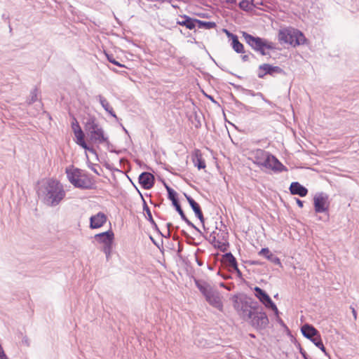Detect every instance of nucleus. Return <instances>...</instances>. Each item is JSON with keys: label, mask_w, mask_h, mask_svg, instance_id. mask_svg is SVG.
Segmentation results:
<instances>
[{"label": "nucleus", "mask_w": 359, "mask_h": 359, "mask_svg": "<svg viewBox=\"0 0 359 359\" xmlns=\"http://www.w3.org/2000/svg\"><path fill=\"white\" fill-rule=\"evenodd\" d=\"M192 160L194 165L197 167L198 170L205 168L206 164L199 149L194 150L192 154Z\"/></svg>", "instance_id": "obj_20"}, {"label": "nucleus", "mask_w": 359, "mask_h": 359, "mask_svg": "<svg viewBox=\"0 0 359 359\" xmlns=\"http://www.w3.org/2000/svg\"><path fill=\"white\" fill-rule=\"evenodd\" d=\"M278 40L281 44H288L292 47L304 44L306 41L303 33L292 27H285L280 29Z\"/></svg>", "instance_id": "obj_4"}, {"label": "nucleus", "mask_w": 359, "mask_h": 359, "mask_svg": "<svg viewBox=\"0 0 359 359\" xmlns=\"http://www.w3.org/2000/svg\"><path fill=\"white\" fill-rule=\"evenodd\" d=\"M95 165L93 164L92 163H88V168H90L92 171H93L96 175H100V173L98 172V170L95 168Z\"/></svg>", "instance_id": "obj_42"}, {"label": "nucleus", "mask_w": 359, "mask_h": 359, "mask_svg": "<svg viewBox=\"0 0 359 359\" xmlns=\"http://www.w3.org/2000/svg\"><path fill=\"white\" fill-rule=\"evenodd\" d=\"M239 7L244 11H247V0H242L239 3Z\"/></svg>", "instance_id": "obj_41"}, {"label": "nucleus", "mask_w": 359, "mask_h": 359, "mask_svg": "<svg viewBox=\"0 0 359 359\" xmlns=\"http://www.w3.org/2000/svg\"><path fill=\"white\" fill-rule=\"evenodd\" d=\"M111 152H114V153H116V154H119L121 151H116V150H110Z\"/></svg>", "instance_id": "obj_58"}, {"label": "nucleus", "mask_w": 359, "mask_h": 359, "mask_svg": "<svg viewBox=\"0 0 359 359\" xmlns=\"http://www.w3.org/2000/svg\"><path fill=\"white\" fill-rule=\"evenodd\" d=\"M224 30L231 41V46L233 49L238 53H244V46L239 41L238 36L227 29Z\"/></svg>", "instance_id": "obj_16"}, {"label": "nucleus", "mask_w": 359, "mask_h": 359, "mask_svg": "<svg viewBox=\"0 0 359 359\" xmlns=\"http://www.w3.org/2000/svg\"><path fill=\"white\" fill-rule=\"evenodd\" d=\"M39 197L51 207L57 205L65 197L66 193L62 184L55 179L50 178L38 191Z\"/></svg>", "instance_id": "obj_1"}, {"label": "nucleus", "mask_w": 359, "mask_h": 359, "mask_svg": "<svg viewBox=\"0 0 359 359\" xmlns=\"http://www.w3.org/2000/svg\"><path fill=\"white\" fill-rule=\"evenodd\" d=\"M187 202L194 211L195 216L200 220L205 231L207 230L205 226V219L200 205L189 195L184 194Z\"/></svg>", "instance_id": "obj_8"}, {"label": "nucleus", "mask_w": 359, "mask_h": 359, "mask_svg": "<svg viewBox=\"0 0 359 359\" xmlns=\"http://www.w3.org/2000/svg\"><path fill=\"white\" fill-rule=\"evenodd\" d=\"M72 128L74 134L77 133L78 132L83 131L79 122L77 121L75 117H73V121L72 122Z\"/></svg>", "instance_id": "obj_36"}, {"label": "nucleus", "mask_w": 359, "mask_h": 359, "mask_svg": "<svg viewBox=\"0 0 359 359\" xmlns=\"http://www.w3.org/2000/svg\"><path fill=\"white\" fill-rule=\"evenodd\" d=\"M179 20H177V24L185 27L188 29H193L196 27V18H191L187 15L180 16Z\"/></svg>", "instance_id": "obj_17"}, {"label": "nucleus", "mask_w": 359, "mask_h": 359, "mask_svg": "<svg viewBox=\"0 0 359 359\" xmlns=\"http://www.w3.org/2000/svg\"><path fill=\"white\" fill-rule=\"evenodd\" d=\"M151 241L154 242V243L155 245H156V242L154 241V238H152V237H151Z\"/></svg>", "instance_id": "obj_62"}, {"label": "nucleus", "mask_w": 359, "mask_h": 359, "mask_svg": "<svg viewBox=\"0 0 359 359\" xmlns=\"http://www.w3.org/2000/svg\"><path fill=\"white\" fill-rule=\"evenodd\" d=\"M232 142H233V143L236 146H237V147L239 148V149L241 150V153H242L243 156H245V153H244V152H245V150L247 149V148H246V144H245V142H242V140H241V139L240 140H236V141H233V140H232Z\"/></svg>", "instance_id": "obj_35"}, {"label": "nucleus", "mask_w": 359, "mask_h": 359, "mask_svg": "<svg viewBox=\"0 0 359 359\" xmlns=\"http://www.w3.org/2000/svg\"><path fill=\"white\" fill-rule=\"evenodd\" d=\"M242 34H243V37L244 38V39L247 41V32L243 31Z\"/></svg>", "instance_id": "obj_47"}, {"label": "nucleus", "mask_w": 359, "mask_h": 359, "mask_svg": "<svg viewBox=\"0 0 359 359\" xmlns=\"http://www.w3.org/2000/svg\"><path fill=\"white\" fill-rule=\"evenodd\" d=\"M208 269L210 271H213L215 269V266L208 264Z\"/></svg>", "instance_id": "obj_48"}, {"label": "nucleus", "mask_w": 359, "mask_h": 359, "mask_svg": "<svg viewBox=\"0 0 359 359\" xmlns=\"http://www.w3.org/2000/svg\"><path fill=\"white\" fill-rule=\"evenodd\" d=\"M141 197H142V199L143 201V211L145 212V214H146L145 215V217H146V219L150 222V224L152 226L153 229L154 231H156V232H158L161 236H163V234L161 232V231L159 230V228L158 227L156 222L153 219V217H152V215H151V212L150 208L148 206L146 201L144 199L142 196H141Z\"/></svg>", "instance_id": "obj_19"}, {"label": "nucleus", "mask_w": 359, "mask_h": 359, "mask_svg": "<svg viewBox=\"0 0 359 359\" xmlns=\"http://www.w3.org/2000/svg\"><path fill=\"white\" fill-rule=\"evenodd\" d=\"M22 342L26 344L27 346H29V341H28V339L27 338H24L22 339Z\"/></svg>", "instance_id": "obj_50"}, {"label": "nucleus", "mask_w": 359, "mask_h": 359, "mask_svg": "<svg viewBox=\"0 0 359 359\" xmlns=\"http://www.w3.org/2000/svg\"><path fill=\"white\" fill-rule=\"evenodd\" d=\"M229 247L228 241L222 240L219 241V243L215 247V248L219 249L220 251L224 252L227 250V248Z\"/></svg>", "instance_id": "obj_34"}, {"label": "nucleus", "mask_w": 359, "mask_h": 359, "mask_svg": "<svg viewBox=\"0 0 359 359\" xmlns=\"http://www.w3.org/2000/svg\"><path fill=\"white\" fill-rule=\"evenodd\" d=\"M170 231H168V234L165 237H170Z\"/></svg>", "instance_id": "obj_59"}, {"label": "nucleus", "mask_w": 359, "mask_h": 359, "mask_svg": "<svg viewBox=\"0 0 359 359\" xmlns=\"http://www.w3.org/2000/svg\"><path fill=\"white\" fill-rule=\"evenodd\" d=\"M258 318L261 320L262 324L266 325L268 323L267 316L264 313H260Z\"/></svg>", "instance_id": "obj_40"}, {"label": "nucleus", "mask_w": 359, "mask_h": 359, "mask_svg": "<svg viewBox=\"0 0 359 359\" xmlns=\"http://www.w3.org/2000/svg\"><path fill=\"white\" fill-rule=\"evenodd\" d=\"M257 152H258L259 154H263V151H258Z\"/></svg>", "instance_id": "obj_63"}, {"label": "nucleus", "mask_w": 359, "mask_h": 359, "mask_svg": "<svg viewBox=\"0 0 359 359\" xmlns=\"http://www.w3.org/2000/svg\"><path fill=\"white\" fill-rule=\"evenodd\" d=\"M352 313L355 320L357 319V313L354 308L351 307Z\"/></svg>", "instance_id": "obj_46"}, {"label": "nucleus", "mask_w": 359, "mask_h": 359, "mask_svg": "<svg viewBox=\"0 0 359 359\" xmlns=\"http://www.w3.org/2000/svg\"><path fill=\"white\" fill-rule=\"evenodd\" d=\"M267 164L271 167L273 170H277V171H287V168L283 165L281 163H280L277 158H276L274 156H269L266 158Z\"/></svg>", "instance_id": "obj_23"}, {"label": "nucleus", "mask_w": 359, "mask_h": 359, "mask_svg": "<svg viewBox=\"0 0 359 359\" xmlns=\"http://www.w3.org/2000/svg\"><path fill=\"white\" fill-rule=\"evenodd\" d=\"M259 76L263 77L266 74L273 75L276 73H280L282 69L277 66H272L269 64H264L259 66Z\"/></svg>", "instance_id": "obj_15"}, {"label": "nucleus", "mask_w": 359, "mask_h": 359, "mask_svg": "<svg viewBox=\"0 0 359 359\" xmlns=\"http://www.w3.org/2000/svg\"><path fill=\"white\" fill-rule=\"evenodd\" d=\"M105 55H106V57H107V60H108L110 63H111V64H113V65H116V66H117V67H123V68H126V66H125L124 65H123V64L120 63L118 61H117V60L114 58V57L113 54H111V53H108L105 52Z\"/></svg>", "instance_id": "obj_32"}, {"label": "nucleus", "mask_w": 359, "mask_h": 359, "mask_svg": "<svg viewBox=\"0 0 359 359\" xmlns=\"http://www.w3.org/2000/svg\"><path fill=\"white\" fill-rule=\"evenodd\" d=\"M183 250V245L181 244L180 242L178 243V249H177V255L180 256V253Z\"/></svg>", "instance_id": "obj_43"}, {"label": "nucleus", "mask_w": 359, "mask_h": 359, "mask_svg": "<svg viewBox=\"0 0 359 359\" xmlns=\"http://www.w3.org/2000/svg\"><path fill=\"white\" fill-rule=\"evenodd\" d=\"M84 130L89 140L93 143H106L111 145L108 137L105 136L104 130L97 118L93 115H88L84 118Z\"/></svg>", "instance_id": "obj_2"}, {"label": "nucleus", "mask_w": 359, "mask_h": 359, "mask_svg": "<svg viewBox=\"0 0 359 359\" xmlns=\"http://www.w3.org/2000/svg\"><path fill=\"white\" fill-rule=\"evenodd\" d=\"M206 302L214 308L222 311L223 309V304L219 292L216 289L210 294L205 298Z\"/></svg>", "instance_id": "obj_13"}, {"label": "nucleus", "mask_w": 359, "mask_h": 359, "mask_svg": "<svg viewBox=\"0 0 359 359\" xmlns=\"http://www.w3.org/2000/svg\"><path fill=\"white\" fill-rule=\"evenodd\" d=\"M220 262L221 264L229 268V271L238 264L236 258L230 252L222 255Z\"/></svg>", "instance_id": "obj_18"}, {"label": "nucleus", "mask_w": 359, "mask_h": 359, "mask_svg": "<svg viewBox=\"0 0 359 359\" xmlns=\"http://www.w3.org/2000/svg\"><path fill=\"white\" fill-rule=\"evenodd\" d=\"M166 226L168 228V231H169V230L170 231V228L172 227L173 226H172V223L169 222V223H167Z\"/></svg>", "instance_id": "obj_49"}, {"label": "nucleus", "mask_w": 359, "mask_h": 359, "mask_svg": "<svg viewBox=\"0 0 359 359\" xmlns=\"http://www.w3.org/2000/svg\"><path fill=\"white\" fill-rule=\"evenodd\" d=\"M315 211L316 212H324L328 210L330 202L328 197L322 194L316 196L313 198Z\"/></svg>", "instance_id": "obj_10"}, {"label": "nucleus", "mask_w": 359, "mask_h": 359, "mask_svg": "<svg viewBox=\"0 0 359 359\" xmlns=\"http://www.w3.org/2000/svg\"><path fill=\"white\" fill-rule=\"evenodd\" d=\"M318 348H319L323 352L325 353L326 349L323 345L322 341V339L320 333L318 332L317 335H315L313 338L310 339Z\"/></svg>", "instance_id": "obj_28"}, {"label": "nucleus", "mask_w": 359, "mask_h": 359, "mask_svg": "<svg viewBox=\"0 0 359 359\" xmlns=\"http://www.w3.org/2000/svg\"><path fill=\"white\" fill-rule=\"evenodd\" d=\"M83 149H85L86 151H88L90 153L95 155L96 157L97 158V156H98L96 150L93 147H90L88 144H87V147H85L83 148Z\"/></svg>", "instance_id": "obj_39"}, {"label": "nucleus", "mask_w": 359, "mask_h": 359, "mask_svg": "<svg viewBox=\"0 0 359 359\" xmlns=\"http://www.w3.org/2000/svg\"><path fill=\"white\" fill-rule=\"evenodd\" d=\"M182 234H183V235H184L185 236H188V234L187 233V232H186L184 230H182Z\"/></svg>", "instance_id": "obj_57"}, {"label": "nucleus", "mask_w": 359, "mask_h": 359, "mask_svg": "<svg viewBox=\"0 0 359 359\" xmlns=\"http://www.w3.org/2000/svg\"><path fill=\"white\" fill-rule=\"evenodd\" d=\"M209 98H210V99L213 102H216L212 96H210V97H209Z\"/></svg>", "instance_id": "obj_61"}, {"label": "nucleus", "mask_w": 359, "mask_h": 359, "mask_svg": "<svg viewBox=\"0 0 359 359\" xmlns=\"http://www.w3.org/2000/svg\"><path fill=\"white\" fill-rule=\"evenodd\" d=\"M196 27H198V29H211L215 28L217 25L215 22L203 21L196 19Z\"/></svg>", "instance_id": "obj_27"}, {"label": "nucleus", "mask_w": 359, "mask_h": 359, "mask_svg": "<svg viewBox=\"0 0 359 359\" xmlns=\"http://www.w3.org/2000/svg\"><path fill=\"white\" fill-rule=\"evenodd\" d=\"M95 239L103 244L102 251L106 255L107 260L111 257L112 245L114 241V233L111 229L95 235Z\"/></svg>", "instance_id": "obj_5"}, {"label": "nucleus", "mask_w": 359, "mask_h": 359, "mask_svg": "<svg viewBox=\"0 0 359 359\" xmlns=\"http://www.w3.org/2000/svg\"><path fill=\"white\" fill-rule=\"evenodd\" d=\"M106 168H107V169H108L109 170H114L113 168L109 164H107Z\"/></svg>", "instance_id": "obj_52"}, {"label": "nucleus", "mask_w": 359, "mask_h": 359, "mask_svg": "<svg viewBox=\"0 0 359 359\" xmlns=\"http://www.w3.org/2000/svg\"><path fill=\"white\" fill-rule=\"evenodd\" d=\"M242 59H243V60H244V61H247V55H244L242 57Z\"/></svg>", "instance_id": "obj_55"}, {"label": "nucleus", "mask_w": 359, "mask_h": 359, "mask_svg": "<svg viewBox=\"0 0 359 359\" xmlns=\"http://www.w3.org/2000/svg\"><path fill=\"white\" fill-rule=\"evenodd\" d=\"M217 275L222 276L224 279L228 278V276L226 274H224L222 273L221 270H219L217 273Z\"/></svg>", "instance_id": "obj_44"}, {"label": "nucleus", "mask_w": 359, "mask_h": 359, "mask_svg": "<svg viewBox=\"0 0 359 359\" xmlns=\"http://www.w3.org/2000/svg\"><path fill=\"white\" fill-rule=\"evenodd\" d=\"M226 2L229 4H236V0H226Z\"/></svg>", "instance_id": "obj_51"}, {"label": "nucleus", "mask_w": 359, "mask_h": 359, "mask_svg": "<svg viewBox=\"0 0 359 359\" xmlns=\"http://www.w3.org/2000/svg\"><path fill=\"white\" fill-rule=\"evenodd\" d=\"M194 283L196 287L205 298L216 290L208 283L203 280L194 278Z\"/></svg>", "instance_id": "obj_14"}, {"label": "nucleus", "mask_w": 359, "mask_h": 359, "mask_svg": "<svg viewBox=\"0 0 359 359\" xmlns=\"http://www.w3.org/2000/svg\"><path fill=\"white\" fill-rule=\"evenodd\" d=\"M234 309L245 319L247 316V294L240 292L232 297Z\"/></svg>", "instance_id": "obj_7"}, {"label": "nucleus", "mask_w": 359, "mask_h": 359, "mask_svg": "<svg viewBox=\"0 0 359 359\" xmlns=\"http://www.w3.org/2000/svg\"><path fill=\"white\" fill-rule=\"evenodd\" d=\"M74 135L76 138V143L78 145H79L83 149L85 147H87L88 144L85 141V134L83 131L78 132L77 133H75Z\"/></svg>", "instance_id": "obj_29"}, {"label": "nucleus", "mask_w": 359, "mask_h": 359, "mask_svg": "<svg viewBox=\"0 0 359 359\" xmlns=\"http://www.w3.org/2000/svg\"><path fill=\"white\" fill-rule=\"evenodd\" d=\"M296 201L299 208H303V206H304L303 201H302L301 200H299L298 198H297Z\"/></svg>", "instance_id": "obj_45"}, {"label": "nucleus", "mask_w": 359, "mask_h": 359, "mask_svg": "<svg viewBox=\"0 0 359 359\" xmlns=\"http://www.w3.org/2000/svg\"><path fill=\"white\" fill-rule=\"evenodd\" d=\"M136 162H137L138 164L140 163V161H138V160H136Z\"/></svg>", "instance_id": "obj_64"}, {"label": "nucleus", "mask_w": 359, "mask_h": 359, "mask_svg": "<svg viewBox=\"0 0 359 359\" xmlns=\"http://www.w3.org/2000/svg\"><path fill=\"white\" fill-rule=\"evenodd\" d=\"M255 296L262 302L266 307L271 308L276 313H278V308L272 302L270 297L259 287H255Z\"/></svg>", "instance_id": "obj_9"}, {"label": "nucleus", "mask_w": 359, "mask_h": 359, "mask_svg": "<svg viewBox=\"0 0 359 359\" xmlns=\"http://www.w3.org/2000/svg\"><path fill=\"white\" fill-rule=\"evenodd\" d=\"M302 334L309 339H311L319 332L313 325L305 324L301 328Z\"/></svg>", "instance_id": "obj_25"}, {"label": "nucleus", "mask_w": 359, "mask_h": 359, "mask_svg": "<svg viewBox=\"0 0 359 359\" xmlns=\"http://www.w3.org/2000/svg\"><path fill=\"white\" fill-rule=\"evenodd\" d=\"M236 104L238 106H243L245 107V105L239 102H236Z\"/></svg>", "instance_id": "obj_56"}, {"label": "nucleus", "mask_w": 359, "mask_h": 359, "mask_svg": "<svg viewBox=\"0 0 359 359\" xmlns=\"http://www.w3.org/2000/svg\"><path fill=\"white\" fill-rule=\"evenodd\" d=\"M221 226H223L224 229H218L217 226H216V229H218V232L216 231L217 236L219 237L222 240H226L228 241V232L226 231V226L222 224V222H220Z\"/></svg>", "instance_id": "obj_30"}, {"label": "nucleus", "mask_w": 359, "mask_h": 359, "mask_svg": "<svg viewBox=\"0 0 359 359\" xmlns=\"http://www.w3.org/2000/svg\"><path fill=\"white\" fill-rule=\"evenodd\" d=\"M122 128H123V130H124V132L128 134V130L123 126H122Z\"/></svg>", "instance_id": "obj_60"}, {"label": "nucleus", "mask_w": 359, "mask_h": 359, "mask_svg": "<svg viewBox=\"0 0 359 359\" xmlns=\"http://www.w3.org/2000/svg\"><path fill=\"white\" fill-rule=\"evenodd\" d=\"M196 262H197V264H198V266H202L203 265V262H201V261H199L198 259H196Z\"/></svg>", "instance_id": "obj_54"}, {"label": "nucleus", "mask_w": 359, "mask_h": 359, "mask_svg": "<svg viewBox=\"0 0 359 359\" xmlns=\"http://www.w3.org/2000/svg\"><path fill=\"white\" fill-rule=\"evenodd\" d=\"M96 100L99 101L103 109L109 113V114L114 117L117 118V116L113 109V108L110 106L109 103L107 100L106 98H104L102 95H98L95 97Z\"/></svg>", "instance_id": "obj_22"}, {"label": "nucleus", "mask_w": 359, "mask_h": 359, "mask_svg": "<svg viewBox=\"0 0 359 359\" xmlns=\"http://www.w3.org/2000/svg\"><path fill=\"white\" fill-rule=\"evenodd\" d=\"M259 254L264 255L269 259H271L273 257L272 253L269 251L268 248L262 249L261 251L259 252Z\"/></svg>", "instance_id": "obj_38"}, {"label": "nucleus", "mask_w": 359, "mask_h": 359, "mask_svg": "<svg viewBox=\"0 0 359 359\" xmlns=\"http://www.w3.org/2000/svg\"><path fill=\"white\" fill-rule=\"evenodd\" d=\"M138 182L142 189L148 190L154 187L155 178L151 172H143L139 175Z\"/></svg>", "instance_id": "obj_12"}, {"label": "nucleus", "mask_w": 359, "mask_h": 359, "mask_svg": "<svg viewBox=\"0 0 359 359\" xmlns=\"http://www.w3.org/2000/svg\"><path fill=\"white\" fill-rule=\"evenodd\" d=\"M175 210L179 213L180 215L181 219L186 222V224L189 226L190 227L194 229L196 231H198L200 234H203L202 231L196 226L194 225L185 215L183 210L182 209L180 203L177 205H175Z\"/></svg>", "instance_id": "obj_24"}, {"label": "nucleus", "mask_w": 359, "mask_h": 359, "mask_svg": "<svg viewBox=\"0 0 359 359\" xmlns=\"http://www.w3.org/2000/svg\"><path fill=\"white\" fill-rule=\"evenodd\" d=\"M107 221V216L102 212H99L90 216L89 219V228L97 229L101 228Z\"/></svg>", "instance_id": "obj_11"}, {"label": "nucleus", "mask_w": 359, "mask_h": 359, "mask_svg": "<svg viewBox=\"0 0 359 359\" xmlns=\"http://www.w3.org/2000/svg\"><path fill=\"white\" fill-rule=\"evenodd\" d=\"M290 191L292 194L299 195L302 197L306 196L308 194L307 189L301 185L299 182L291 183Z\"/></svg>", "instance_id": "obj_21"}, {"label": "nucleus", "mask_w": 359, "mask_h": 359, "mask_svg": "<svg viewBox=\"0 0 359 359\" xmlns=\"http://www.w3.org/2000/svg\"><path fill=\"white\" fill-rule=\"evenodd\" d=\"M164 185L168 192V198L172 201V205L175 207L180 204L177 193L165 183H164Z\"/></svg>", "instance_id": "obj_26"}, {"label": "nucleus", "mask_w": 359, "mask_h": 359, "mask_svg": "<svg viewBox=\"0 0 359 359\" xmlns=\"http://www.w3.org/2000/svg\"><path fill=\"white\" fill-rule=\"evenodd\" d=\"M65 172L69 182L75 187L84 190L95 188V182L90 175L73 165L67 168Z\"/></svg>", "instance_id": "obj_3"}, {"label": "nucleus", "mask_w": 359, "mask_h": 359, "mask_svg": "<svg viewBox=\"0 0 359 359\" xmlns=\"http://www.w3.org/2000/svg\"><path fill=\"white\" fill-rule=\"evenodd\" d=\"M39 94V90L36 87L33 88L30 92V95L27 100V104L30 105L35 102L37 100V97Z\"/></svg>", "instance_id": "obj_31"}, {"label": "nucleus", "mask_w": 359, "mask_h": 359, "mask_svg": "<svg viewBox=\"0 0 359 359\" xmlns=\"http://www.w3.org/2000/svg\"><path fill=\"white\" fill-rule=\"evenodd\" d=\"M206 239H208L209 241V242L214 246L215 247L216 245L219 243V241H220V238L219 237L217 236V234H216V231H213L212 232H211L209 235V237L208 238H206Z\"/></svg>", "instance_id": "obj_33"}, {"label": "nucleus", "mask_w": 359, "mask_h": 359, "mask_svg": "<svg viewBox=\"0 0 359 359\" xmlns=\"http://www.w3.org/2000/svg\"><path fill=\"white\" fill-rule=\"evenodd\" d=\"M178 239H179V237H178V236H177V235H174V236H173V240H175V241H177Z\"/></svg>", "instance_id": "obj_53"}, {"label": "nucleus", "mask_w": 359, "mask_h": 359, "mask_svg": "<svg viewBox=\"0 0 359 359\" xmlns=\"http://www.w3.org/2000/svg\"><path fill=\"white\" fill-rule=\"evenodd\" d=\"M230 271L236 273V275L237 276V277L239 279H241L243 282H245V280L243 277L242 272L241 271V270L238 267V264L236 266V267H233V269H231L230 270Z\"/></svg>", "instance_id": "obj_37"}, {"label": "nucleus", "mask_w": 359, "mask_h": 359, "mask_svg": "<svg viewBox=\"0 0 359 359\" xmlns=\"http://www.w3.org/2000/svg\"><path fill=\"white\" fill-rule=\"evenodd\" d=\"M248 38V44L255 50L259 51L262 55H266V50H272L275 48V45L272 42L263 41L259 38H255L249 34Z\"/></svg>", "instance_id": "obj_6"}]
</instances>
